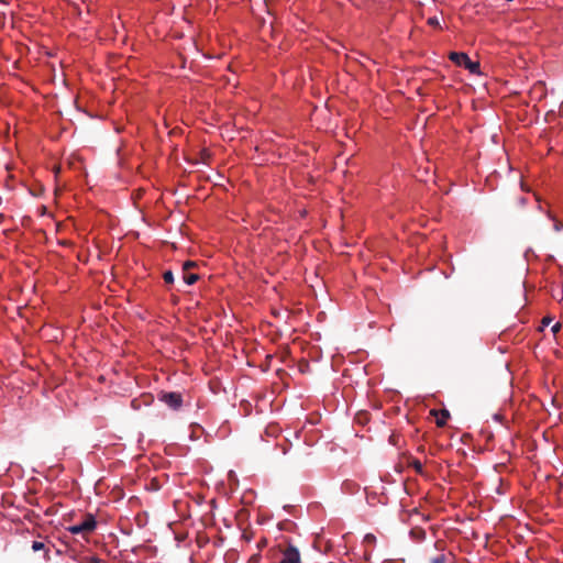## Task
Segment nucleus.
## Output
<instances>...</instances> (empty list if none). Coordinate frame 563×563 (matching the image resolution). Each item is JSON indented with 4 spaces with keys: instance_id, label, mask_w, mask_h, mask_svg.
I'll return each instance as SVG.
<instances>
[{
    "instance_id": "obj_1",
    "label": "nucleus",
    "mask_w": 563,
    "mask_h": 563,
    "mask_svg": "<svg viewBox=\"0 0 563 563\" xmlns=\"http://www.w3.org/2000/svg\"><path fill=\"white\" fill-rule=\"evenodd\" d=\"M451 62L456 64L457 66H464L470 70L471 74H479L481 66L478 62H473L470 59L467 54L462 52H451L449 55Z\"/></svg>"
},
{
    "instance_id": "obj_2",
    "label": "nucleus",
    "mask_w": 563,
    "mask_h": 563,
    "mask_svg": "<svg viewBox=\"0 0 563 563\" xmlns=\"http://www.w3.org/2000/svg\"><path fill=\"white\" fill-rule=\"evenodd\" d=\"M282 559L279 563H301V555L297 547L288 542L286 547L278 545Z\"/></svg>"
},
{
    "instance_id": "obj_3",
    "label": "nucleus",
    "mask_w": 563,
    "mask_h": 563,
    "mask_svg": "<svg viewBox=\"0 0 563 563\" xmlns=\"http://www.w3.org/2000/svg\"><path fill=\"white\" fill-rule=\"evenodd\" d=\"M97 521L91 514H87L82 522L70 526L68 531L73 534L92 532L96 529Z\"/></svg>"
},
{
    "instance_id": "obj_4",
    "label": "nucleus",
    "mask_w": 563,
    "mask_h": 563,
    "mask_svg": "<svg viewBox=\"0 0 563 563\" xmlns=\"http://www.w3.org/2000/svg\"><path fill=\"white\" fill-rule=\"evenodd\" d=\"M158 398L172 409H178L183 404L181 395L176 391H162Z\"/></svg>"
},
{
    "instance_id": "obj_5",
    "label": "nucleus",
    "mask_w": 563,
    "mask_h": 563,
    "mask_svg": "<svg viewBox=\"0 0 563 563\" xmlns=\"http://www.w3.org/2000/svg\"><path fill=\"white\" fill-rule=\"evenodd\" d=\"M439 413L440 417L437 418V426L442 428L445 426L446 420L450 418V412L446 409H442Z\"/></svg>"
},
{
    "instance_id": "obj_6",
    "label": "nucleus",
    "mask_w": 563,
    "mask_h": 563,
    "mask_svg": "<svg viewBox=\"0 0 563 563\" xmlns=\"http://www.w3.org/2000/svg\"><path fill=\"white\" fill-rule=\"evenodd\" d=\"M183 278L187 285H194L199 279V275L190 273V272H186V273H184Z\"/></svg>"
},
{
    "instance_id": "obj_7",
    "label": "nucleus",
    "mask_w": 563,
    "mask_h": 563,
    "mask_svg": "<svg viewBox=\"0 0 563 563\" xmlns=\"http://www.w3.org/2000/svg\"><path fill=\"white\" fill-rule=\"evenodd\" d=\"M409 466H411L416 471V473L423 475V466L419 460L411 459L409 461Z\"/></svg>"
},
{
    "instance_id": "obj_8",
    "label": "nucleus",
    "mask_w": 563,
    "mask_h": 563,
    "mask_svg": "<svg viewBox=\"0 0 563 563\" xmlns=\"http://www.w3.org/2000/svg\"><path fill=\"white\" fill-rule=\"evenodd\" d=\"M197 266V263L196 262H192V261H187L184 263L183 265V272L186 273V272H190L191 268H195Z\"/></svg>"
},
{
    "instance_id": "obj_9",
    "label": "nucleus",
    "mask_w": 563,
    "mask_h": 563,
    "mask_svg": "<svg viewBox=\"0 0 563 563\" xmlns=\"http://www.w3.org/2000/svg\"><path fill=\"white\" fill-rule=\"evenodd\" d=\"M163 278H164V282L166 284H173L174 283V275L170 271H166L164 274H163Z\"/></svg>"
},
{
    "instance_id": "obj_10",
    "label": "nucleus",
    "mask_w": 563,
    "mask_h": 563,
    "mask_svg": "<svg viewBox=\"0 0 563 563\" xmlns=\"http://www.w3.org/2000/svg\"><path fill=\"white\" fill-rule=\"evenodd\" d=\"M445 562H446V558H445L444 554H440V555H438L435 558H432L430 560V563H445Z\"/></svg>"
},
{
    "instance_id": "obj_11",
    "label": "nucleus",
    "mask_w": 563,
    "mask_h": 563,
    "mask_svg": "<svg viewBox=\"0 0 563 563\" xmlns=\"http://www.w3.org/2000/svg\"><path fill=\"white\" fill-rule=\"evenodd\" d=\"M45 548V544L43 542H40V541H34L32 543V550L37 552L40 550H43Z\"/></svg>"
},
{
    "instance_id": "obj_12",
    "label": "nucleus",
    "mask_w": 563,
    "mask_h": 563,
    "mask_svg": "<svg viewBox=\"0 0 563 563\" xmlns=\"http://www.w3.org/2000/svg\"><path fill=\"white\" fill-rule=\"evenodd\" d=\"M428 24L431 25V26H434V27H439L440 26L439 20L435 16L429 18L428 19Z\"/></svg>"
},
{
    "instance_id": "obj_13",
    "label": "nucleus",
    "mask_w": 563,
    "mask_h": 563,
    "mask_svg": "<svg viewBox=\"0 0 563 563\" xmlns=\"http://www.w3.org/2000/svg\"><path fill=\"white\" fill-rule=\"evenodd\" d=\"M561 329V324L560 323H555L553 327H552V332L555 334L560 331Z\"/></svg>"
},
{
    "instance_id": "obj_14",
    "label": "nucleus",
    "mask_w": 563,
    "mask_h": 563,
    "mask_svg": "<svg viewBox=\"0 0 563 563\" xmlns=\"http://www.w3.org/2000/svg\"><path fill=\"white\" fill-rule=\"evenodd\" d=\"M550 322H551V319H550V318H548V317H545V318H543V319H542V324H543V325H548V324H550Z\"/></svg>"
},
{
    "instance_id": "obj_15",
    "label": "nucleus",
    "mask_w": 563,
    "mask_h": 563,
    "mask_svg": "<svg viewBox=\"0 0 563 563\" xmlns=\"http://www.w3.org/2000/svg\"><path fill=\"white\" fill-rule=\"evenodd\" d=\"M366 539H368V541H372V540H374V539H375V537H374V536H372V534H367V536H366Z\"/></svg>"
},
{
    "instance_id": "obj_16",
    "label": "nucleus",
    "mask_w": 563,
    "mask_h": 563,
    "mask_svg": "<svg viewBox=\"0 0 563 563\" xmlns=\"http://www.w3.org/2000/svg\"><path fill=\"white\" fill-rule=\"evenodd\" d=\"M366 539H368V541H372V540H374V539H375V537H374V536H372V534H367V536H366Z\"/></svg>"
},
{
    "instance_id": "obj_17",
    "label": "nucleus",
    "mask_w": 563,
    "mask_h": 563,
    "mask_svg": "<svg viewBox=\"0 0 563 563\" xmlns=\"http://www.w3.org/2000/svg\"><path fill=\"white\" fill-rule=\"evenodd\" d=\"M431 413L434 415V416H438V411L437 410H432Z\"/></svg>"
}]
</instances>
